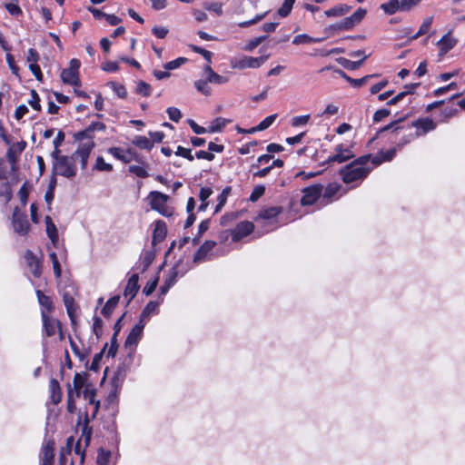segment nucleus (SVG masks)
Listing matches in <instances>:
<instances>
[{"label":"nucleus","mask_w":465,"mask_h":465,"mask_svg":"<svg viewBox=\"0 0 465 465\" xmlns=\"http://www.w3.org/2000/svg\"><path fill=\"white\" fill-rule=\"evenodd\" d=\"M204 74L208 77L210 83L223 84L228 82V78L215 73L210 65L204 67Z\"/></svg>","instance_id":"obj_26"},{"label":"nucleus","mask_w":465,"mask_h":465,"mask_svg":"<svg viewBox=\"0 0 465 465\" xmlns=\"http://www.w3.org/2000/svg\"><path fill=\"white\" fill-rule=\"evenodd\" d=\"M119 299L120 297L118 295L116 296H114L112 298H110L107 302L105 303V305L104 306V308L102 309V314L106 317V318H110L114 308L117 306L118 302H119Z\"/></svg>","instance_id":"obj_29"},{"label":"nucleus","mask_w":465,"mask_h":465,"mask_svg":"<svg viewBox=\"0 0 465 465\" xmlns=\"http://www.w3.org/2000/svg\"><path fill=\"white\" fill-rule=\"evenodd\" d=\"M272 159V156L271 154H262L258 157L255 163L252 164V169L259 168L262 165L268 164Z\"/></svg>","instance_id":"obj_59"},{"label":"nucleus","mask_w":465,"mask_h":465,"mask_svg":"<svg viewBox=\"0 0 465 465\" xmlns=\"http://www.w3.org/2000/svg\"><path fill=\"white\" fill-rule=\"evenodd\" d=\"M64 302L67 310V313L70 316L71 319H73L74 314L76 311L75 305H74V300L70 295H64Z\"/></svg>","instance_id":"obj_46"},{"label":"nucleus","mask_w":465,"mask_h":465,"mask_svg":"<svg viewBox=\"0 0 465 465\" xmlns=\"http://www.w3.org/2000/svg\"><path fill=\"white\" fill-rule=\"evenodd\" d=\"M230 192H231V187H225L223 190V192L221 193V194L218 195V197H217L218 203L215 208V213L220 212L221 209L224 206V204L226 203V201H227V197L230 194Z\"/></svg>","instance_id":"obj_43"},{"label":"nucleus","mask_w":465,"mask_h":465,"mask_svg":"<svg viewBox=\"0 0 465 465\" xmlns=\"http://www.w3.org/2000/svg\"><path fill=\"white\" fill-rule=\"evenodd\" d=\"M341 185L337 183H330L324 190L323 197L331 199L339 193Z\"/></svg>","instance_id":"obj_49"},{"label":"nucleus","mask_w":465,"mask_h":465,"mask_svg":"<svg viewBox=\"0 0 465 465\" xmlns=\"http://www.w3.org/2000/svg\"><path fill=\"white\" fill-rule=\"evenodd\" d=\"M25 146L26 143L24 141L11 144L6 153V157L9 163H15L17 156L25 150Z\"/></svg>","instance_id":"obj_18"},{"label":"nucleus","mask_w":465,"mask_h":465,"mask_svg":"<svg viewBox=\"0 0 465 465\" xmlns=\"http://www.w3.org/2000/svg\"><path fill=\"white\" fill-rule=\"evenodd\" d=\"M108 85L114 90L119 98L123 99L127 96L126 88L123 84H117L115 82H109Z\"/></svg>","instance_id":"obj_45"},{"label":"nucleus","mask_w":465,"mask_h":465,"mask_svg":"<svg viewBox=\"0 0 465 465\" xmlns=\"http://www.w3.org/2000/svg\"><path fill=\"white\" fill-rule=\"evenodd\" d=\"M351 9V5L346 4H339L324 12V15L327 17H340L347 13H349Z\"/></svg>","instance_id":"obj_22"},{"label":"nucleus","mask_w":465,"mask_h":465,"mask_svg":"<svg viewBox=\"0 0 465 465\" xmlns=\"http://www.w3.org/2000/svg\"><path fill=\"white\" fill-rule=\"evenodd\" d=\"M254 229L252 223L244 221L239 223L235 228L232 231V240L233 242H239L243 237L249 235Z\"/></svg>","instance_id":"obj_10"},{"label":"nucleus","mask_w":465,"mask_h":465,"mask_svg":"<svg viewBox=\"0 0 465 465\" xmlns=\"http://www.w3.org/2000/svg\"><path fill=\"white\" fill-rule=\"evenodd\" d=\"M190 47L193 52L202 54L208 63H211L213 54L210 51H207L197 45H190Z\"/></svg>","instance_id":"obj_58"},{"label":"nucleus","mask_w":465,"mask_h":465,"mask_svg":"<svg viewBox=\"0 0 465 465\" xmlns=\"http://www.w3.org/2000/svg\"><path fill=\"white\" fill-rule=\"evenodd\" d=\"M456 45V40L450 36V34L444 35L441 39L437 43L440 48V54H447Z\"/></svg>","instance_id":"obj_21"},{"label":"nucleus","mask_w":465,"mask_h":465,"mask_svg":"<svg viewBox=\"0 0 465 465\" xmlns=\"http://www.w3.org/2000/svg\"><path fill=\"white\" fill-rule=\"evenodd\" d=\"M42 319L45 335L48 337L54 336L56 331L60 329V322L49 317L44 311L42 312Z\"/></svg>","instance_id":"obj_15"},{"label":"nucleus","mask_w":465,"mask_h":465,"mask_svg":"<svg viewBox=\"0 0 465 465\" xmlns=\"http://www.w3.org/2000/svg\"><path fill=\"white\" fill-rule=\"evenodd\" d=\"M42 461L43 465H53L54 460V449L51 443H47L42 450Z\"/></svg>","instance_id":"obj_33"},{"label":"nucleus","mask_w":465,"mask_h":465,"mask_svg":"<svg viewBox=\"0 0 465 465\" xmlns=\"http://www.w3.org/2000/svg\"><path fill=\"white\" fill-rule=\"evenodd\" d=\"M25 259L26 262L27 266L29 267L32 274L38 278L41 275V266L40 262L36 258V256L31 252L26 251L25 254Z\"/></svg>","instance_id":"obj_17"},{"label":"nucleus","mask_w":465,"mask_h":465,"mask_svg":"<svg viewBox=\"0 0 465 465\" xmlns=\"http://www.w3.org/2000/svg\"><path fill=\"white\" fill-rule=\"evenodd\" d=\"M303 195L301 199L302 205H312L321 196L322 193V186L321 184H314L303 189Z\"/></svg>","instance_id":"obj_8"},{"label":"nucleus","mask_w":465,"mask_h":465,"mask_svg":"<svg viewBox=\"0 0 465 465\" xmlns=\"http://www.w3.org/2000/svg\"><path fill=\"white\" fill-rule=\"evenodd\" d=\"M166 232L167 229L165 223L163 221H156L153 232V244L162 242L165 238Z\"/></svg>","instance_id":"obj_20"},{"label":"nucleus","mask_w":465,"mask_h":465,"mask_svg":"<svg viewBox=\"0 0 465 465\" xmlns=\"http://www.w3.org/2000/svg\"><path fill=\"white\" fill-rule=\"evenodd\" d=\"M94 147V143L93 140L86 141L82 143L79 148L72 154L73 159H75L80 163L82 169H84L87 164V161L90 155V153Z\"/></svg>","instance_id":"obj_6"},{"label":"nucleus","mask_w":465,"mask_h":465,"mask_svg":"<svg viewBox=\"0 0 465 465\" xmlns=\"http://www.w3.org/2000/svg\"><path fill=\"white\" fill-rule=\"evenodd\" d=\"M84 398L89 402V404L94 405L93 417H94L100 407V401L95 399L96 391L94 389L85 388L84 391Z\"/></svg>","instance_id":"obj_24"},{"label":"nucleus","mask_w":465,"mask_h":465,"mask_svg":"<svg viewBox=\"0 0 465 465\" xmlns=\"http://www.w3.org/2000/svg\"><path fill=\"white\" fill-rule=\"evenodd\" d=\"M210 82L208 81V77L206 76L205 79L198 80L194 83V86L203 94L208 96L211 94V88L208 86V84Z\"/></svg>","instance_id":"obj_40"},{"label":"nucleus","mask_w":465,"mask_h":465,"mask_svg":"<svg viewBox=\"0 0 465 465\" xmlns=\"http://www.w3.org/2000/svg\"><path fill=\"white\" fill-rule=\"evenodd\" d=\"M337 27L339 31H349L351 30L354 25H352L350 17H346L342 21L337 23Z\"/></svg>","instance_id":"obj_62"},{"label":"nucleus","mask_w":465,"mask_h":465,"mask_svg":"<svg viewBox=\"0 0 465 465\" xmlns=\"http://www.w3.org/2000/svg\"><path fill=\"white\" fill-rule=\"evenodd\" d=\"M149 204L152 210L158 212L161 215L170 217L173 213V208L168 205L170 197L158 191H153L148 195Z\"/></svg>","instance_id":"obj_2"},{"label":"nucleus","mask_w":465,"mask_h":465,"mask_svg":"<svg viewBox=\"0 0 465 465\" xmlns=\"http://www.w3.org/2000/svg\"><path fill=\"white\" fill-rule=\"evenodd\" d=\"M381 9L384 11L386 15H391L401 11L399 0H390L387 3L381 5Z\"/></svg>","instance_id":"obj_30"},{"label":"nucleus","mask_w":465,"mask_h":465,"mask_svg":"<svg viewBox=\"0 0 465 465\" xmlns=\"http://www.w3.org/2000/svg\"><path fill=\"white\" fill-rule=\"evenodd\" d=\"M411 126L416 128L415 136H421L436 128V123L429 118H420L411 123Z\"/></svg>","instance_id":"obj_9"},{"label":"nucleus","mask_w":465,"mask_h":465,"mask_svg":"<svg viewBox=\"0 0 465 465\" xmlns=\"http://www.w3.org/2000/svg\"><path fill=\"white\" fill-rule=\"evenodd\" d=\"M36 295L41 306L45 307L47 311H51L53 309V302L50 297L46 296L40 290L36 291Z\"/></svg>","instance_id":"obj_39"},{"label":"nucleus","mask_w":465,"mask_h":465,"mask_svg":"<svg viewBox=\"0 0 465 465\" xmlns=\"http://www.w3.org/2000/svg\"><path fill=\"white\" fill-rule=\"evenodd\" d=\"M175 154L178 155V156L184 157V158H186L189 161H193V154L191 153V150L187 149V148H184L183 146H178L177 147Z\"/></svg>","instance_id":"obj_63"},{"label":"nucleus","mask_w":465,"mask_h":465,"mask_svg":"<svg viewBox=\"0 0 465 465\" xmlns=\"http://www.w3.org/2000/svg\"><path fill=\"white\" fill-rule=\"evenodd\" d=\"M111 451L100 449L97 454L98 465H109Z\"/></svg>","instance_id":"obj_48"},{"label":"nucleus","mask_w":465,"mask_h":465,"mask_svg":"<svg viewBox=\"0 0 465 465\" xmlns=\"http://www.w3.org/2000/svg\"><path fill=\"white\" fill-rule=\"evenodd\" d=\"M160 302L155 301L149 302L140 315V321L144 322L149 320L150 316L157 313Z\"/></svg>","instance_id":"obj_25"},{"label":"nucleus","mask_w":465,"mask_h":465,"mask_svg":"<svg viewBox=\"0 0 465 465\" xmlns=\"http://www.w3.org/2000/svg\"><path fill=\"white\" fill-rule=\"evenodd\" d=\"M215 245L216 242L213 241H205L196 252L193 257V262L200 263L204 262Z\"/></svg>","instance_id":"obj_13"},{"label":"nucleus","mask_w":465,"mask_h":465,"mask_svg":"<svg viewBox=\"0 0 465 465\" xmlns=\"http://www.w3.org/2000/svg\"><path fill=\"white\" fill-rule=\"evenodd\" d=\"M78 163L73 156H61L54 161L53 170L55 174L72 179L76 174L75 163Z\"/></svg>","instance_id":"obj_3"},{"label":"nucleus","mask_w":465,"mask_h":465,"mask_svg":"<svg viewBox=\"0 0 465 465\" xmlns=\"http://www.w3.org/2000/svg\"><path fill=\"white\" fill-rule=\"evenodd\" d=\"M108 153L124 163H128L132 162L133 159H136V153L132 149L124 150L119 147H111L108 149Z\"/></svg>","instance_id":"obj_11"},{"label":"nucleus","mask_w":465,"mask_h":465,"mask_svg":"<svg viewBox=\"0 0 465 465\" xmlns=\"http://www.w3.org/2000/svg\"><path fill=\"white\" fill-rule=\"evenodd\" d=\"M371 155H363L354 160L341 170L342 181L345 183H351L362 181L372 169V166H367Z\"/></svg>","instance_id":"obj_1"},{"label":"nucleus","mask_w":465,"mask_h":465,"mask_svg":"<svg viewBox=\"0 0 465 465\" xmlns=\"http://www.w3.org/2000/svg\"><path fill=\"white\" fill-rule=\"evenodd\" d=\"M268 58L269 54L262 55L260 57L243 56L237 60L235 64H232V67L238 69L259 68Z\"/></svg>","instance_id":"obj_7"},{"label":"nucleus","mask_w":465,"mask_h":465,"mask_svg":"<svg viewBox=\"0 0 465 465\" xmlns=\"http://www.w3.org/2000/svg\"><path fill=\"white\" fill-rule=\"evenodd\" d=\"M368 56H363V58H361V60H360V61H351L346 58H340L338 61L343 67H345L349 70H356L362 64L363 61Z\"/></svg>","instance_id":"obj_38"},{"label":"nucleus","mask_w":465,"mask_h":465,"mask_svg":"<svg viewBox=\"0 0 465 465\" xmlns=\"http://www.w3.org/2000/svg\"><path fill=\"white\" fill-rule=\"evenodd\" d=\"M180 262H177L169 272L168 275L165 278V282L168 283V285L173 286L174 282H176V278L179 275L178 267H179Z\"/></svg>","instance_id":"obj_50"},{"label":"nucleus","mask_w":465,"mask_h":465,"mask_svg":"<svg viewBox=\"0 0 465 465\" xmlns=\"http://www.w3.org/2000/svg\"><path fill=\"white\" fill-rule=\"evenodd\" d=\"M144 325V322L139 321V322L131 330L125 341L126 347L135 346L138 343L143 336Z\"/></svg>","instance_id":"obj_12"},{"label":"nucleus","mask_w":465,"mask_h":465,"mask_svg":"<svg viewBox=\"0 0 465 465\" xmlns=\"http://www.w3.org/2000/svg\"><path fill=\"white\" fill-rule=\"evenodd\" d=\"M282 212V207L272 206L266 208L260 212L257 220L258 221H268L272 222Z\"/></svg>","instance_id":"obj_19"},{"label":"nucleus","mask_w":465,"mask_h":465,"mask_svg":"<svg viewBox=\"0 0 465 465\" xmlns=\"http://www.w3.org/2000/svg\"><path fill=\"white\" fill-rule=\"evenodd\" d=\"M50 389L52 392V401L57 404L61 401V389L58 381L55 379H52L50 381Z\"/></svg>","instance_id":"obj_35"},{"label":"nucleus","mask_w":465,"mask_h":465,"mask_svg":"<svg viewBox=\"0 0 465 465\" xmlns=\"http://www.w3.org/2000/svg\"><path fill=\"white\" fill-rule=\"evenodd\" d=\"M80 61L78 59H72L69 63V67L64 69L61 72V79L63 83L78 86L80 84L79 80V68H80Z\"/></svg>","instance_id":"obj_4"},{"label":"nucleus","mask_w":465,"mask_h":465,"mask_svg":"<svg viewBox=\"0 0 465 465\" xmlns=\"http://www.w3.org/2000/svg\"><path fill=\"white\" fill-rule=\"evenodd\" d=\"M135 92L143 96H149L152 93V87L149 84L139 81L137 82Z\"/></svg>","instance_id":"obj_44"},{"label":"nucleus","mask_w":465,"mask_h":465,"mask_svg":"<svg viewBox=\"0 0 465 465\" xmlns=\"http://www.w3.org/2000/svg\"><path fill=\"white\" fill-rule=\"evenodd\" d=\"M85 381H86V378H85L84 373V374H82V373L74 374L73 383H74V393L75 394V397L80 396V390L84 387Z\"/></svg>","instance_id":"obj_37"},{"label":"nucleus","mask_w":465,"mask_h":465,"mask_svg":"<svg viewBox=\"0 0 465 465\" xmlns=\"http://www.w3.org/2000/svg\"><path fill=\"white\" fill-rule=\"evenodd\" d=\"M353 153L348 148H345L342 144H339L335 147V153L329 157L328 161L337 162L339 163L346 162L353 157Z\"/></svg>","instance_id":"obj_14"},{"label":"nucleus","mask_w":465,"mask_h":465,"mask_svg":"<svg viewBox=\"0 0 465 465\" xmlns=\"http://www.w3.org/2000/svg\"><path fill=\"white\" fill-rule=\"evenodd\" d=\"M228 123H229V120H226V119L222 118V117H217L216 119H214L212 122V124H211V125L209 127V131L211 133L219 132L223 128H224Z\"/></svg>","instance_id":"obj_41"},{"label":"nucleus","mask_w":465,"mask_h":465,"mask_svg":"<svg viewBox=\"0 0 465 465\" xmlns=\"http://www.w3.org/2000/svg\"><path fill=\"white\" fill-rule=\"evenodd\" d=\"M31 98L28 101L29 104L36 111L41 110L40 97L35 90L32 89L30 92Z\"/></svg>","instance_id":"obj_53"},{"label":"nucleus","mask_w":465,"mask_h":465,"mask_svg":"<svg viewBox=\"0 0 465 465\" xmlns=\"http://www.w3.org/2000/svg\"><path fill=\"white\" fill-rule=\"evenodd\" d=\"M397 149L392 148L386 152H380L371 159L372 167L381 164L383 162H389L396 155Z\"/></svg>","instance_id":"obj_23"},{"label":"nucleus","mask_w":465,"mask_h":465,"mask_svg":"<svg viewBox=\"0 0 465 465\" xmlns=\"http://www.w3.org/2000/svg\"><path fill=\"white\" fill-rule=\"evenodd\" d=\"M138 274H133L128 280L127 285L124 292V296L128 299V303L135 297V295L138 292V290L140 288L138 284Z\"/></svg>","instance_id":"obj_16"},{"label":"nucleus","mask_w":465,"mask_h":465,"mask_svg":"<svg viewBox=\"0 0 465 465\" xmlns=\"http://www.w3.org/2000/svg\"><path fill=\"white\" fill-rule=\"evenodd\" d=\"M324 40L322 38H313L306 34L298 35L292 39L293 45L311 44V43H321Z\"/></svg>","instance_id":"obj_34"},{"label":"nucleus","mask_w":465,"mask_h":465,"mask_svg":"<svg viewBox=\"0 0 465 465\" xmlns=\"http://www.w3.org/2000/svg\"><path fill=\"white\" fill-rule=\"evenodd\" d=\"M309 120H310L309 114L295 116L292 120V125L294 127L305 125Z\"/></svg>","instance_id":"obj_61"},{"label":"nucleus","mask_w":465,"mask_h":465,"mask_svg":"<svg viewBox=\"0 0 465 465\" xmlns=\"http://www.w3.org/2000/svg\"><path fill=\"white\" fill-rule=\"evenodd\" d=\"M170 120L177 123L182 118L181 111L176 107H168L166 110Z\"/></svg>","instance_id":"obj_60"},{"label":"nucleus","mask_w":465,"mask_h":465,"mask_svg":"<svg viewBox=\"0 0 465 465\" xmlns=\"http://www.w3.org/2000/svg\"><path fill=\"white\" fill-rule=\"evenodd\" d=\"M49 257L53 264L54 273L56 278H59L61 276V266L57 259L56 253L53 252L49 254Z\"/></svg>","instance_id":"obj_55"},{"label":"nucleus","mask_w":465,"mask_h":465,"mask_svg":"<svg viewBox=\"0 0 465 465\" xmlns=\"http://www.w3.org/2000/svg\"><path fill=\"white\" fill-rule=\"evenodd\" d=\"M67 411L70 413H74L76 411V405H75V394L74 393L73 389L71 386H68V395H67Z\"/></svg>","instance_id":"obj_47"},{"label":"nucleus","mask_w":465,"mask_h":465,"mask_svg":"<svg viewBox=\"0 0 465 465\" xmlns=\"http://www.w3.org/2000/svg\"><path fill=\"white\" fill-rule=\"evenodd\" d=\"M276 118H277L276 114L267 116L256 126V129H260L261 131H263V130L269 128L272 124V123L275 121Z\"/></svg>","instance_id":"obj_54"},{"label":"nucleus","mask_w":465,"mask_h":465,"mask_svg":"<svg viewBox=\"0 0 465 465\" xmlns=\"http://www.w3.org/2000/svg\"><path fill=\"white\" fill-rule=\"evenodd\" d=\"M133 143L140 149L151 151L153 147V143L151 140L145 136L137 135L133 139Z\"/></svg>","instance_id":"obj_31"},{"label":"nucleus","mask_w":465,"mask_h":465,"mask_svg":"<svg viewBox=\"0 0 465 465\" xmlns=\"http://www.w3.org/2000/svg\"><path fill=\"white\" fill-rule=\"evenodd\" d=\"M26 60L29 63V64H36L39 60L38 52L34 48H30L28 50Z\"/></svg>","instance_id":"obj_64"},{"label":"nucleus","mask_w":465,"mask_h":465,"mask_svg":"<svg viewBox=\"0 0 465 465\" xmlns=\"http://www.w3.org/2000/svg\"><path fill=\"white\" fill-rule=\"evenodd\" d=\"M295 0H283L282 6L278 9V15L282 17H286L290 15Z\"/></svg>","instance_id":"obj_42"},{"label":"nucleus","mask_w":465,"mask_h":465,"mask_svg":"<svg viewBox=\"0 0 465 465\" xmlns=\"http://www.w3.org/2000/svg\"><path fill=\"white\" fill-rule=\"evenodd\" d=\"M45 224H46V233L52 242L55 244L58 241V232L55 224L53 223L52 219L49 216L45 217Z\"/></svg>","instance_id":"obj_28"},{"label":"nucleus","mask_w":465,"mask_h":465,"mask_svg":"<svg viewBox=\"0 0 465 465\" xmlns=\"http://www.w3.org/2000/svg\"><path fill=\"white\" fill-rule=\"evenodd\" d=\"M186 62V58H183V57H179L175 60H173L171 62H168L166 63L163 67L165 70L167 71H170V70H174L178 67H180L182 64H183L184 63Z\"/></svg>","instance_id":"obj_56"},{"label":"nucleus","mask_w":465,"mask_h":465,"mask_svg":"<svg viewBox=\"0 0 465 465\" xmlns=\"http://www.w3.org/2000/svg\"><path fill=\"white\" fill-rule=\"evenodd\" d=\"M148 164L142 165H130L128 167V171L140 178H146L149 176V173L147 171Z\"/></svg>","instance_id":"obj_36"},{"label":"nucleus","mask_w":465,"mask_h":465,"mask_svg":"<svg viewBox=\"0 0 465 465\" xmlns=\"http://www.w3.org/2000/svg\"><path fill=\"white\" fill-rule=\"evenodd\" d=\"M366 10L363 9V8H358L350 17L352 25L355 26L356 25H358L359 23L361 22V20L364 18V16L366 15Z\"/></svg>","instance_id":"obj_51"},{"label":"nucleus","mask_w":465,"mask_h":465,"mask_svg":"<svg viewBox=\"0 0 465 465\" xmlns=\"http://www.w3.org/2000/svg\"><path fill=\"white\" fill-rule=\"evenodd\" d=\"M94 168L102 172H111L113 170L112 164L105 163L102 156L96 158Z\"/></svg>","instance_id":"obj_52"},{"label":"nucleus","mask_w":465,"mask_h":465,"mask_svg":"<svg viewBox=\"0 0 465 465\" xmlns=\"http://www.w3.org/2000/svg\"><path fill=\"white\" fill-rule=\"evenodd\" d=\"M12 223L15 232L20 235H25L29 231L30 224L27 217L25 213H21L18 207H15L14 210Z\"/></svg>","instance_id":"obj_5"},{"label":"nucleus","mask_w":465,"mask_h":465,"mask_svg":"<svg viewBox=\"0 0 465 465\" xmlns=\"http://www.w3.org/2000/svg\"><path fill=\"white\" fill-rule=\"evenodd\" d=\"M432 21H433L432 16L425 18L423 20L421 25L420 26V29L418 30V32L414 35L411 36L409 41L411 42V41L415 40V39L419 38L420 36L425 35L430 30Z\"/></svg>","instance_id":"obj_32"},{"label":"nucleus","mask_w":465,"mask_h":465,"mask_svg":"<svg viewBox=\"0 0 465 465\" xmlns=\"http://www.w3.org/2000/svg\"><path fill=\"white\" fill-rule=\"evenodd\" d=\"M336 73H338L341 77H343L344 79H346L351 85H353L354 87H361V85H363L364 84L367 83V81L371 78V77H374L376 76V74H370V75H366L362 78H360V79H353V78H351L350 76H348L341 69H337L336 70Z\"/></svg>","instance_id":"obj_27"},{"label":"nucleus","mask_w":465,"mask_h":465,"mask_svg":"<svg viewBox=\"0 0 465 465\" xmlns=\"http://www.w3.org/2000/svg\"><path fill=\"white\" fill-rule=\"evenodd\" d=\"M401 12L410 11L412 7L417 5L421 0H399Z\"/></svg>","instance_id":"obj_57"}]
</instances>
